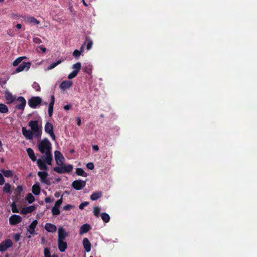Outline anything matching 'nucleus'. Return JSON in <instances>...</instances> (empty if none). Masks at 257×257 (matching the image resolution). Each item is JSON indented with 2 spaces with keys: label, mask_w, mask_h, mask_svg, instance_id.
I'll use <instances>...</instances> for the list:
<instances>
[{
  "label": "nucleus",
  "mask_w": 257,
  "mask_h": 257,
  "mask_svg": "<svg viewBox=\"0 0 257 257\" xmlns=\"http://www.w3.org/2000/svg\"><path fill=\"white\" fill-rule=\"evenodd\" d=\"M28 125L31 127V130H27L25 127H22L23 135L27 140H32L33 135L39 138L42 135V126H39L37 120H31L29 122Z\"/></svg>",
  "instance_id": "nucleus-1"
},
{
  "label": "nucleus",
  "mask_w": 257,
  "mask_h": 257,
  "mask_svg": "<svg viewBox=\"0 0 257 257\" xmlns=\"http://www.w3.org/2000/svg\"><path fill=\"white\" fill-rule=\"evenodd\" d=\"M38 149L42 154H45V161L48 165H51L52 155L51 153V144L47 138H44L38 144Z\"/></svg>",
  "instance_id": "nucleus-2"
},
{
  "label": "nucleus",
  "mask_w": 257,
  "mask_h": 257,
  "mask_svg": "<svg viewBox=\"0 0 257 257\" xmlns=\"http://www.w3.org/2000/svg\"><path fill=\"white\" fill-rule=\"evenodd\" d=\"M73 168V166L69 164L68 165L55 167L53 168V170L58 173L64 174L71 172L72 171Z\"/></svg>",
  "instance_id": "nucleus-3"
},
{
  "label": "nucleus",
  "mask_w": 257,
  "mask_h": 257,
  "mask_svg": "<svg viewBox=\"0 0 257 257\" xmlns=\"http://www.w3.org/2000/svg\"><path fill=\"white\" fill-rule=\"evenodd\" d=\"M42 102V99L40 97H32L28 100V105L32 108H35L38 105H40Z\"/></svg>",
  "instance_id": "nucleus-4"
},
{
  "label": "nucleus",
  "mask_w": 257,
  "mask_h": 257,
  "mask_svg": "<svg viewBox=\"0 0 257 257\" xmlns=\"http://www.w3.org/2000/svg\"><path fill=\"white\" fill-rule=\"evenodd\" d=\"M44 130L46 133L50 135L53 140H55L56 137L53 132V126L51 123L48 122H46L44 127Z\"/></svg>",
  "instance_id": "nucleus-5"
},
{
  "label": "nucleus",
  "mask_w": 257,
  "mask_h": 257,
  "mask_svg": "<svg viewBox=\"0 0 257 257\" xmlns=\"http://www.w3.org/2000/svg\"><path fill=\"white\" fill-rule=\"evenodd\" d=\"M86 181L81 180H75L72 182V187L77 190L83 189L86 186Z\"/></svg>",
  "instance_id": "nucleus-6"
},
{
  "label": "nucleus",
  "mask_w": 257,
  "mask_h": 257,
  "mask_svg": "<svg viewBox=\"0 0 257 257\" xmlns=\"http://www.w3.org/2000/svg\"><path fill=\"white\" fill-rule=\"evenodd\" d=\"M31 66V63L30 62H23L21 63L15 71V73H19L23 71H27L29 69Z\"/></svg>",
  "instance_id": "nucleus-7"
},
{
  "label": "nucleus",
  "mask_w": 257,
  "mask_h": 257,
  "mask_svg": "<svg viewBox=\"0 0 257 257\" xmlns=\"http://www.w3.org/2000/svg\"><path fill=\"white\" fill-rule=\"evenodd\" d=\"M9 223L11 225H16L22 221V217L17 215H12L9 219Z\"/></svg>",
  "instance_id": "nucleus-8"
},
{
  "label": "nucleus",
  "mask_w": 257,
  "mask_h": 257,
  "mask_svg": "<svg viewBox=\"0 0 257 257\" xmlns=\"http://www.w3.org/2000/svg\"><path fill=\"white\" fill-rule=\"evenodd\" d=\"M13 245L12 241L10 239H7L0 243V251L3 252L6 250L8 248Z\"/></svg>",
  "instance_id": "nucleus-9"
},
{
  "label": "nucleus",
  "mask_w": 257,
  "mask_h": 257,
  "mask_svg": "<svg viewBox=\"0 0 257 257\" xmlns=\"http://www.w3.org/2000/svg\"><path fill=\"white\" fill-rule=\"evenodd\" d=\"M45 157L43 156L42 159L43 160H42L41 159H38L37 160V164L39 167V168L41 170H47L48 167L46 164H48L45 161Z\"/></svg>",
  "instance_id": "nucleus-10"
},
{
  "label": "nucleus",
  "mask_w": 257,
  "mask_h": 257,
  "mask_svg": "<svg viewBox=\"0 0 257 257\" xmlns=\"http://www.w3.org/2000/svg\"><path fill=\"white\" fill-rule=\"evenodd\" d=\"M38 224V221L37 220H34L33 222L29 225L27 229V232H28L31 235H36L37 233L35 232V228Z\"/></svg>",
  "instance_id": "nucleus-11"
},
{
  "label": "nucleus",
  "mask_w": 257,
  "mask_h": 257,
  "mask_svg": "<svg viewBox=\"0 0 257 257\" xmlns=\"http://www.w3.org/2000/svg\"><path fill=\"white\" fill-rule=\"evenodd\" d=\"M22 18L25 22L33 24L39 25L40 23L39 20L32 16H23Z\"/></svg>",
  "instance_id": "nucleus-12"
},
{
  "label": "nucleus",
  "mask_w": 257,
  "mask_h": 257,
  "mask_svg": "<svg viewBox=\"0 0 257 257\" xmlns=\"http://www.w3.org/2000/svg\"><path fill=\"white\" fill-rule=\"evenodd\" d=\"M55 159L56 162L58 165H61L64 160V157L59 151H55Z\"/></svg>",
  "instance_id": "nucleus-13"
},
{
  "label": "nucleus",
  "mask_w": 257,
  "mask_h": 257,
  "mask_svg": "<svg viewBox=\"0 0 257 257\" xmlns=\"http://www.w3.org/2000/svg\"><path fill=\"white\" fill-rule=\"evenodd\" d=\"M58 241L64 240L68 236V233L66 232L63 227H60L58 229Z\"/></svg>",
  "instance_id": "nucleus-14"
},
{
  "label": "nucleus",
  "mask_w": 257,
  "mask_h": 257,
  "mask_svg": "<svg viewBox=\"0 0 257 257\" xmlns=\"http://www.w3.org/2000/svg\"><path fill=\"white\" fill-rule=\"evenodd\" d=\"M17 101L20 102L19 104L16 106V108L20 110H24L26 104V101L22 96L18 98Z\"/></svg>",
  "instance_id": "nucleus-15"
},
{
  "label": "nucleus",
  "mask_w": 257,
  "mask_h": 257,
  "mask_svg": "<svg viewBox=\"0 0 257 257\" xmlns=\"http://www.w3.org/2000/svg\"><path fill=\"white\" fill-rule=\"evenodd\" d=\"M38 176L40 178V181L42 183L48 184V180L47 178L48 176V174L46 171H39L37 173Z\"/></svg>",
  "instance_id": "nucleus-16"
},
{
  "label": "nucleus",
  "mask_w": 257,
  "mask_h": 257,
  "mask_svg": "<svg viewBox=\"0 0 257 257\" xmlns=\"http://www.w3.org/2000/svg\"><path fill=\"white\" fill-rule=\"evenodd\" d=\"M73 85L72 82L69 80L63 81L60 85V88L63 90L70 88Z\"/></svg>",
  "instance_id": "nucleus-17"
},
{
  "label": "nucleus",
  "mask_w": 257,
  "mask_h": 257,
  "mask_svg": "<svg viewBox=\"0 0 257 257\" xmlns=\"http://www.w3.org/2000/svg\"><path fill=\"white\" fill-rule=\"evenodd\" d=\"M5 98L7 100V104L12 103L15 100V97L13 96L12 93L8 91H6L5 93Z\"/></svg>",
  "instance_id": "nucleus-18"
},
{
  "label": "nucleus",
  "mask_w": 257,
  "mask_h": 257,
  "mask_svg": "<svg viewBox=\"0 0 257 257\" xmlns=\"http://www.w3.org/2000/svg\"><path fill=\"white\" fill-rule=\"evenodd\" d=\"M35 209L36 207L34 205L29 206L28 207L23 208L20 213L22 214H27L33 212Z\"/></svg>",
  "instance_id": "nucleus-19"
},
{
  "label": "nucleus",
  "mask_w": 257,
  "mask_h": 257,
  "mask_svg": "<svg viewBox=\"0 0 257 257\" xmlns=\"http://www.w3.org/2000/svg\"><path fill=\"white\" fill-rule=\"evenodd\" d=\"M45 229L46 231H47L48 232H55L57 230L56 226L51 223H47L45 224Z\"/></svg>",
  "instance_id": "nucleus-20"
},
{
  "label": "nucleus",
  "mask_w": 257,
  "mask_h": 257,
  "mask_svg": "<svg viewBox=\"0 0 257 257\" xmlns=\"http://www.w3.org/2000/svg\"><path fill=\"white\" fill-rule=\"evenodd\" d=\"M83 245L86 252H88L90 251L91 245L87 238H84L83 239Z\"/></svg>",
  "instance_id": "nucleus-21"
},
{
  "label": "nucleus",
  "mask_w": 257,
  "mask_h": 257,
  "mask_svg": "<svg viewBox=\"0 0 257 257\" xmlns=\"http://www.w3.org/2000/svg\"><path fill=\"white\" fill-rule=\"evenodd\" d=\"M58 249L60 252H64L67 248V243L64 240L58 241Z\"/></svg>",
  "instance_id": "nucleus-22"
},
{
  "label": "nucleus",
  "mask_w": 257,
  "mask_h": 257,
  "mask_svg": "<svg viewBox=\"0 0 257 257\" xmlns=\"http://www.w3.org/2000/svg\"><path fill=\"white\" fill-rule=\"evenodd\" d=\"M91 229V226L88 224H84L81 226L79 230V234H83L88 232Z\"/></svg>",
  "instance_id": "nucleus-23"
},
{
  "label": "nucleus",
  "mask_w": 257,
  "mask_h": 257,
  "mask_svg": "<svg viewBox=\"0 0 257 257\" xmlns=\"http://www.w3.org/2000/svg\"><path fill=\"white\" fill-rule=\"evenodd\" d=\"M26 151L29 158L32 160V161H35L36 160V157L35 156L34 152L33 149L29 148L27 149Z\"/></svg>",
  "instance_id": "nucleus-24"
},
{
  "label": "nucleus",
  "mask_w": 257,
  "mask_h": 257,
  "mask_svg": "<svg viewBox=\"0 0 257 257\" xmlns=\"http://www.w3.org/2000/svg\"><path fill=\"white\" fill-rule=\"evenodd\" d=\"M102 195V193L101 191L94 192L91 194L90 199L93 201L96 200L100 198Z\"/></svg>",
  "instance_id": "nucleus-25"
},
{
  "label": "nucleus",
  "mask_w": 257,
  "mask_h": 257,
  "mask_svg": "<svg viewBox=\"0 0 257 257\" xmlns=\"http://www.w3.org/2000/svg\"><path fill=\"white\" fill-rule=\"evenodd\" d=\"M40 190L41 189L39 184H35L33 185L32 188V192L34 195H39L40 193Z\"/></svg>",
  "instance_id": "nucleus-26"
},
{
  "label": "nucleus",
  "mask_w": 257,
  "mask_h": 257,
  "mask_svg": "<svg viewBox=\"0 0 257 257\" xmlns=\"http://www.w3.org/2000/svg\"><path fill=\"white\" fill-rule=\"evenodd\" d=\"M76 174L80 176L87 177V174L81 168H77L76 169Z\"/></svg>",
  "instance_id": "nucleus-27"
},
{
  "label": "nucleus",
  "mask_w": 257,
  "mask_h": 257,
  "mask_svg": "<svg viewBox=\"0 0 257 257\" xmlns=\"http://www.w3.org/2000/svg\"><path fill=\"white\" fill-rule=\"evenodd\" d=\"M1 172L6 177H12L13 176V172L12 170L2 169Z\"/></svg>",
  "instance_id": "nucleus-28"
},
{
  "label": "nucleus",
  "mask_w": 257,
  "mask_h": 257,
  "mask_svg": "<svg viewBox=\"0 0 257 257\" xmlns=\"http://www.w3.org/2000/svg\"><path fill=\"white\" fill-rule=\"evenodd\" d=\"M100 216H101V219L105 223H108V222H109L110 216L107 213H106L105 212L102 213L100 214Z\"/></svg>",
  "instance_id": "nucleus-29"
},
{
  "label": "nucleus",
  "mask_w": 257,
  "mask_h": 257,
  "mask_svg": "<svg viewBox=\"0 0 257 257\" xmlns=\"http://www.w3.org/2000/svg\"><path fill=\"white\" fill-rule=\"evenodd\" d=\"M44 257H58L56 254H53L52 256H51L50 249L48 247L44 248Z\"/></svg>",
  "instance_id": "nucleus-30"
},
{
  "label": "nucleus",
  "mask_w": 257,
  "mask_h": 257,
  "mask_svg": "<svg viewBox=\"0 0 257 257\" xmlns=\"http://www.w3.org/2000/svg\"><path fill=\"white\" fill-rule=\"evenodd\" d=\"M86 42H87V49L89 50L92 48L93 42L89 37H86L85 43H86Z\"/></svg>",
  "instance_id": "nucleus-31"
},
{
  "label": "nucleus",
  "mask_w": 257,
  "mask_h": 257,
  "mask_svg": "<svg viewBox=\"0 0 257 257\" xmlns=\"http://www.w3.org/2000/svg\"><path fill=\"white\" fill-rule=\"evenodd\" d=\"M83 71L86 73L90 74L92 72V66L90 65H88L87 66H84L82 68Z\"/></svg>",
  "instance_id": "nucleus-32"
},
{
  "label": "nucleus",
  "mask_w": 257,
  "mask_h": 257,
  "mask_svg": "<svg viewBox=\"0 0 257 257\" xmlns=\"http://www.w3.org/2000/svg\"><path fill=\"white\" fill-rule=\"evenodd\" d=\"M25 58H26V57H19L17 58L16 60H15L13 61V65L14 66H16L18 65L22 62V61L24 59H25Z\"/></svg>",
  "instance_id": "nucleus-33"
},
{
  "label": "nucleus",
  "mask_w": 257,
  "mask_h": 257,
  "mask_svg": "<svg viewBox=\"0 0 257 257\" xmlns=\"http://www.w3.org/2000/svg\"><path fill=\"white\" fill-rule=\"evenodd\" d=\"M8 111V108L6 105L2 103L0 104V113H7Z\"/></svg>",
  "instance_id": "nucleus-34"
},
{
  "label": "nucleus",
  "mask_w": 257,
  "mask_h": 257,
  "mask_svg": "<svg viewBox=\"0 0 257 257\" xmlns=\"http://www.w3.org/2000/svg\"><path fill=\"white\" fill-rule=\"evenodd\" d=\"M72 68L74 69V71H76L77 73H79L80 70L81 68V64L80 62H77L72 66Z\"/></svg>",
  "instance_id": "nucleus-35"
},
{
  "label": "nucleus",
  "mask_w": 257,
  "mask_h": 257,
  "mask_svg": "<svg viewBox=\"0 0 257 257\" xmlns=\"http://www.w3.org/2000/svg\"><path fill=\"white\" fill-rule=\"evenodd\" d=\"M26 199L27 200L29 203H32L34 201L35 198L32 195V194L28 193L26 197Z\"/></svg>",
  "instance_id": "nucleus-36"
},
{
  "label": "nucleus",
  "mask_w": 257,
  "mask_h": 257,
  "mask_svg": "<svg viewBox=\"0 0 257 257\" xmlns=\"http://www.w3.org/2000/svg\"><path fill=\"white\" fill-rule=\"evenodd\" d=\"M11 186L9 183H6L3 187V190L4 192L9 193L10 192Z\"/></svg>",
  "instance_id": "nucleus-37"
},
{
  "label": "nucleus",
  "mask_w": 257,
  "mask_h": 257,
  "mask_svg": "<svg viewBox=\"0 0 257 257\" xmlns=\"http://www.w3.org/2000/svg\"><path fill=\"white\" fill-rule=\"evenodd\" d=\"M51 211L53 215H58L60 213L59 207H58L57 206L53 207Z\"/></svg>",
  "instance_id": "nucleus-38"
},
{
  "label": "nucleus",
  "mask_w": 257,
  "mask_h": 257,
  "mask_svg": "<svg viewBox=\"0 0 257 257\" xmlns=\"http://www.w3.org/2000/svg\"><path fill=\"white\" fill-rule=\"evenodd\" d=\"M62 62V60H59L56 62L52 63L48 67V70H51L54 68L56 66L60 64Z\"/></svg>",
  "instance_id": "nucleus-39"
},
{
  "label": "nucleus",
  "mask_w": 257,
  "mask_h": 257,
  "mask_svg": "<svg viewBox=\"0 0 257 257\" xmlns=\"http://www.w3.org/2000/svg\"><path fill=\"white\" fill-rule=\"evenodd\" d=\"M12 211L13 213H20L17 207V205L15 202H13L11 204Z\"/></svg>",
  "instance_id": "nucleus-40"
},
{
  "label": "nucleus",
  "mask_w": 257,
  "mask_h": 257,
  "mask_svg": "<svg viewBox=\"0 0 257 257\" xmlns=\"http://www.w3.org/2000/svg\"><path fill=\"white\" fill-rule=\"evenodd\" d=\"M100 208L99 207H95L93 209V213L94 215L98 217L100 215Z\"/></svg>",
  "instance_id": "nucleus-41"
},
{
  "label": "nucleus",
  "mask_w": 257,
  "mask_h": 257,
  "mask_svg": "<svg viewBox=\"0 0 257 257\" xmlns=\"http://www.w3.org/2000/svg\"><path fill=\"white\" fill-rule=\"evenodd\" d=\"M78 73L76 71L73 70L71 73H70L68 76V78L69 79H72L74 78H75L78 74Z\"/></svg>",
  "instance_id": "nucleus-42"
},
{
  "label": "nucleus",
  "mask_w": 257,
  "mask_h": 257,
  "mask_svg": "<svg viewBox=\"0 0 257 257\" xmlns=\"http://www.w3.org/2000/svg\"><path fill=\"white\" fill-rule=\"evenodd\" d=\"M32 87L37 91H40L41 88L39 84L36 82H34L32 84Z\"/></svg>",
  "instance_id": "nucleus-43"
},
{
  "label": "nucleus",
  "mask_w": 257,
  "mask_h": 257,
  "mask_svg": "<svg viewBox=\"0 0 257 257\" xmlns=\"http://www.w3.org/2000/svg\"><path fill=\"white\" fill-rule=\"evenodd\" d=\"M81 54V51H80L76 49L73 52V56L75 58H78V57H79V56H80Z\"/></svg>",
  "instance_id": "nucleus-44"
},
{
  "label": "nucleus",
  "mask_w": 257,
  "mask_h": 257,
  "mask_svg": "<svg viewBox=\"0 0 257 257\" xmlns=\"http://www.w3.org/2000/svg\"><path fill=\"white\" fill-rule=\"evenodd\" d=\"M53 106H54L53 105H49L48 112V115H49V117H50L52 116V114H53Z\"/></svg>",
  "instance_id": "nucleus-45"
},
{
  "label": "nucleus",
  "mask_w": 257,
  "mask_h": 257,
  "mask_svg": "<svg viewBox=\"0 0 257 257\" xmlns=\"http://www.w3.org/2000/svg\"><path fill=\"white\" fill-rule=\"evenodd\" d=\"M74 207V206L70 205V204H67L63 207V210L65 211H69L71 209L73 208Z\"/></svg>",
  "instance_id": "nucleus-46"
},
{
  "label": "nucleus",
  "mask_w": 257,
  "mask_h": 257,
  "mask_svg": "<svg viewBox=\"0 0 257 257\" xmlns=\"http://www.w3.org/2000/svg\"><path fill=\"white\" fill-rule=\"evenodd\" d=\"M62 202L63 198L62 197H61L59 199L56 201L54 206H57L59 207L62 204Z\"/></svg>",
  "instance_id": "nucleus-47"
},
{
  "label": "nucleus",
  "mask_w": 257,
  "mask_h": 257,
  "mask_svg": "<svg viewBox=\"0 0 257 257\" xmlns=\"http://www.w3.org/2000/svg\"><path fill=\"white\" fill-rule=\"evenodd\" d=\"M89 204V202H82L81 203L79 206V208L81 210H82L84 209V208L85 207V206H87V205H88Z\"/></svg>",
  "instance_id": "nucleus-48"
},
{
  "label": "nucleus",
  "mask_w": 257,
  "mask_h": 257,
  "mask_svg": "<svg viewBox=\"0 0 257 257\" xmlns=\"http://www.w3.org/2000/svg\"><path fill=\"white\" fill-rule=\"evenodd\" d=\"M86 167L88 169L90 170H92L94 168V165L93 163L90 162L87 164Z\"/></svg>",
  "instance_id": "nucleus-49"
},
{
  "label": "nucleus",
  "mask_w": 257,
  "mask_h": 257,
  "mask_svg": "<svg viewBox=\"0 0 257 257\" xmlns=\"http://www.w3.org/2000/svg\"><path fill=\"white\" fill-rule=\"evenodd\" d=\"M33 41L35 44H40L42 42L41 39L38 37H34L33 39Z\"/></svg>",
  "instance_id": "nucleus-50"
},
{
  "label": "nucleus",
  "mask_w": 257,
  "mask_h": 257,
  "mask_svg": "<svg viewBox=\"0 0 257 257\" xmlns=\"http://www.w3.org/2000/svg\"><path fill=\"white\" fill-rule=\"evenodd\" d=\"M14 239L16 242L18 241L20 239V235L18 233L14 234Z\"/></svg>",
  "instance_id": "nucleus-51"
},
{
  "label": "nucleus",
  "mask_w": 257,
  "mask_h": 257,
  "mask_svg": "<svg viewBox=\"0 0 257 257\" xmlns=\"http://www.w3.org/2000/svg\"><path fill=\"white\" fill-rule=\"evenodd\" d=\"M54 201V199H51V198L50 197H46L45 199V201L46 203H52V202H53Z\"/></svg>",
  "instance_id": "nucleus-52"
},
{
  "label": "nucleus",
  "mask_w": 257,
  "mask_h": 257,
  "mask_svg": "<svg viewBox=\"0 0 257 257\" xmlns=\"http://www.w3.org/2000/svg\"><path fill=\"white\" fill-rule=\"evenodd\" d=\"M5 183V179L3 175L0 173V185H2Z\"/></svg>",
  "instance_id": "nucleus-53"
},
{
  "label": "nucleus",
  "mask_w": 257,
  "mask_h": 257,
  "mask_svg": "<svg viewBox=\"0 0 257 257\" xmlns=\"http://www.w3.org/2000/svg\"><path fill=\"white\" fill-rule=\"evenodd\" d=\"M54 103H55V97L54 95H52L51 97V101L49 105H51L54 106Z\"/></svg>",
  "instance_id": "nucleus-54"
},
{
  "label": "nucleus",
  "mask_w": 257,
  "mask_h": 257,
  "mask_svg": "<svg viewBox=\"0 0 257 257\" xmlns=\"http://www.w3.org/2000/svg\"><path fill=\"white\" fill-rule=\"evenodd\" d=\"M72 106L70 104L66 105L64 106V109L66 110H68L71 109Z\"/></svg>",
  "instance_id": "nucleus-55"
},
{
  "label": "nucleus",
  "mask_w": 257,
  "mask_h": 257,
  "mask_svg": "<svg viewBox=\"0 0 257 257\" xmlns=\"http://www.w3.org/2000/svg\"><path fill=\"white\" fill-rule=\"evenodd\" d=\"M39 48L40 49V50H41L43 52L45 53V52H46V50H47L46 48H45V47H44L42 45L40 46L39 47Z\"/></svg>",
  "instance_id": "nucleus-56"
},
{
  "label": "nucleus",
  "mask_w": 257,
  "mask_h": 257,
  "mask_svg": "<svg viewBox=\"0 0 257 257\" xmlns=\"http://www.w3.org/2000/svg\"><path fill=\"white\" fill-rule=\"evenodd\" d=\"M77 125L80 126L81 124V120L79 117L77 118Z\"/></svg>",
  "instance_id": "nucleus-57"
},
{
  "label": "nucleus",
  "mask_w": 257,
  "mask_h": 257,
  "mask_svg": "<svg viewBox=\"0 0 257 257\" xmlns=\"http://www.w3.org/2000/svg\"><path fill=\"white\" fill-rule=\"evenodd\" d=\"M92 148L95 151H97L99 150V147L97 145H93Z\"/></svg>",
  "instance_id": "nucleus-58"
},
{
  "label": "nucleus",
  "mask_w": 257,
  "mask_h": 257,
  "mask_svg": "<svg viewBox=\"0 0 257 257\" xmlns=\"http://www.w3.org/2000/svg\"><path fill=\"white\" fill-rule=\"evenodd\" d=\"M54 196H55V197L58 198L59 197V196H60L59 192H56V193H55Z\"/></svg>",
  "instance_id": "nucleus-59"
},
{
  "label": "nucleus",
  "mask_w": 257,
  "mask_h": 257,
  "mask_svg": "<svg viewBox=\"0 0 257 257\" xmlns=\"http://www.w3.org/2000/svg\"><path fill=\"white\" fill-rule=\"evenodd\" d=\"M16 27L18 29H21L22 28V25L21 24H17Z\"/></svg>",
  "instance_id": "nucleus-60"
},
{
  "label": "nucleus",
  "mask_w": 257,
  "mask_h": 257,
  "mask_svg": "<svg viewBox=\"0 0 257 257\" xmlns=\"http://www.w3.org/2000/svg\"><path fill=\"white\" fill-rule=\"evenodd\" d=\"M85 44V43H84V44L80 48V50L79 51H81V53H82L83 51L84 45Z\"/></svg>",
  "instance_id": "nucleus-61"
},
{
  "label": "nucleus",
  "mask_w": 257,
  "mask_h": 257,
  "mask_svg": "<svg viewBox=\"0 0 257 257\" xmlns=\"http://www.w3.org/2000/svg\"><path fill=\"white\" fill-rule=\"evenodd\" d=\"M18 188L21 191L22 190V187L21 186H18Z\"/></svg>",
  "instance_id": "nucleus-62"
},
{
  "label": "nucleus",
  "mask_w": 257,
  "mask_h": 257,
  "mask_svg": "<svg viewBox=\"0 0 257 257\" xmlns=\"http://www.w3.org/2000/svg\"><path fill=\"white\" fill-rule=\"evenodd\" d=\"M83 4H84L85 6H87V4L85 3V2L84 1V0H83Z\"/></svg>",
  "instance_id": "nucleus-63"
},
{
  "label": "nucleus",
  "mask_w": 257,
  "mask_h": 257,
  "mask_svg": "<svg viewBox=\"0 0 257 257\" xmlns=\"http://www.w3.org/2000/svg\"><path fill=\"white\" fill-rule=\"evenodd\" d=\"M42 241H44L45 240V238L44 237H42Z\"/></svg>",
  "instance_id": "nucleus-64"
}]
</instances>
